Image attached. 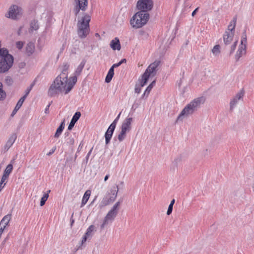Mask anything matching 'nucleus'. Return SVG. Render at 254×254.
Segmentation results:
<instances>
[{
    "label": "nucleus",
    "instance_id": "nucleus-1",
    "mask_svg": "<svg viewBox=\"0 0 254 254\" xmlns=\"http://www.w3.org/2000/svg\"><path fill=\"white\" fill-rule=\"evenodd\" d=\"M205 100V99L203 96L194 99L183 109L178 116L177 121H182L183 117H188L192 114L200 107L201 104L204 103Z\"/></svg>",
    "mask_w": 254,
    "mask_h": 254
},
{
    "label": "nucleus",
    "instance_id": "nucleus-2",
    "mask_svg": "<svg viewBox=\"0 0 254 254\" xmlns=\"http://www.w3.org/2000/svg\"><path fill=\"white\" fill-rule=\"evenodd\" d=\"M67 82L61 79V77L57 76L50 86L48 94L50 97H55L60 93L65 91Z\"/></svg>",
    "mask_w": 254,
    "mask_h": 254
},
{
    "label": "nucleus",
    "instance_id": "nucleus-3",
    "mask_svg": "<svg viewBox=\"0 0 254 254\" xmlns=\"http://www.w3.org/2000/svg\"><path fill=\"white\" fill-rule=\"evenodd\" d=\"M91 17L88 14H84L81 20L77 23V34L80 38H85L89 33V22Z\"/></svg>",
    "mask_w": 254,
    "mask_h": 254
},
{
    "label": "nucleus",
    "instance_id": "nucleus-4",
    "mask_svg": "<svg viewBox=\"0 0 254 254\" xmlns=\"http://www.w3.org/2000/svg\"><path fill=\"white\" fill-rule=\"evenodd\" d=\"M149 18V13H143V11H139L136 13L130 19V24L133 27L140 28L147 23Z\"/></svg>",
    "mask_w": 254,
    "mask_h": 254
},
{
    "label": "nucleus",
    "instance_id": "nucleus-5",
    "mask_svg": "<svg viewBox=\"0 0 254 254\" xmlns=\"http://www.w3.org/2000/svg\"><path fill=\"white\" fill-rule=\"evenodd\" d=\"M153 6L152 0H139L137 2L136 7L140 11H143V13L152 9Z\"/></svg>",
    "mask_w": 254,
    "mask_h": 254
},
{
    "label": "nucleus",
    "instance_id": "nucleus-6",
    "mask_svg": "<svg viewBox=\"0 0 254 254\" xmlns=\"http://www.w3.org/2000/svg\"><path fill=\"white\" fill-rule=\"evenodd\" d=\"M119 190L118 186L116 185L113 187L111 190V192L109 193V197L107 196L103 199L102 204L103 206H106L110 203L113 202L117 196V193Z\"/></svg>",
    "mask_w": 254,
    "mask_h": 254
},
{
    "label": "nucleus",
    "instance_id": "nucleus-7",
    "mask_svg": "<svg viewBox=\"0 0 254 254\" xmlns=\"http://www.w3.org/2000/svg\"><path fill=\"white\" fill-rule=\"evenodd\" d=\"M8 17L12 19H17L22 14L21 8L16 5H11L9 9Z\"/></svg>",
    "mask_w": 254,
    "mask_h": 254
},
{
    "label": "nucleus",
    "instance_id": "nucleus-8",
    "mask_svg": "<svg viewBox=\"0 0 254 254\" xmlns=\"http://www.w3.org/2000/svg\"><path fill=\"white\" fill-rule=\"evenodd\" d=\"M76 5L73 9V12L75 16H77L80 10L85 11L88 4V0H75Z\"/></svg>",
    "mask_w": 254,
    "mask_h": 254
},
{
    "label": "nucleus",
    "instance_id": "nucleus-9",
    "mask_svg": "<svg viewBox=\"0 0 254 254\" xmlns=\"http://www.w3.org/2000/svg\"><path fill=\"white\" fill-rule=\"evenodd\" d=\"M160 62L159 61H155L148 66L145 71L152 76H155L158 69V67L160 64Z\"/></svg>",
    "mask_w": 254,
    "mask_h": 254
},
{
    "label": "nucleus",
    "instance_id": "nucleus-10",
    "mask_svg": "<svg viewBox=\"0 0 254 254\" xmlns=\"http://www.w3.org/2000/svg\"><path fill=\"white\" fill-rule=\"evenodd\" d=\"M116 128L114 125H110L105 134L106 145H108L111 141L113 133Z\"/></svg>",
    "mask_w": 254,
    "mask_h": 254
},
{
    "label": "nucleus",
    "instance_id": "nucleus-11",
    "mask_svg": "<svg viewBox=\"0 0 254 254\" xmlns=\"http://www.w3.org/2000/svg\"><path fill=\"white\" fill-rule=\"evenodd\" d=\"M132 118H127L123 122L121 128L127 132L130 131L131 128Z\"/></svg>",
    "mask_w": 254,
    "mask_h": 254
},
{
    "label": "nucleus",
    "instance_id": "nucleus-12",
    "mask_svg": "<svg viewBox=\"0 0 254 254\" xmlns=\"http://www.w3.org/2000/svg\"><path fill=\"white\" fill-rule=\"evenodd\" d=\"M244 95V91L243 90H241L239 92L234 98L230 101V110L232 111L237 104L238 101L242 99Z\"/></svg>",
    "mask_w": 254,
    "mask_h": 254
},
{
    "label": "nucleus",
    "instance_id": "nucleus-13",
    "mask_svg": "<svg viewBox=\"0 0 254 254\" xmlns=\"http://www.w3.org/2000/svg\"><path fill=\"white\" fill-rule=\"evenodd\" d=\"M77 76L74 74L73 76L70 77L69 79V81H67L66 89L65 91V94H67L68 92H69L72 88L73 87V86L77 82Z\"/></svg>",
    "mask_w": 254,
    "mask_h": 254
},
{
    "label": "nucleus",
    "instance_id": "nucleus-14",
    "mask_svg": "<svg viewBox=\"0 0 254 254\" xmlns=\"http://www.w3.org/2000/svg\"><path fill=\"white\" fill-rule=\"evenodd\" d=\"M69 67V65L68 64H64L61 73L58 76L61 77L62 80L64 81L65 80V81L66 82H67L68 69Z\"/></svg>",
    "mask_w": 254,
    "mask_h": 254
},
{
    "label": "nucleus",
    "instance_id": "nucleus-15",
    "mask_svg": "<svg viewBox=\"0 0 254 254\" xmlns=\"http://www.w3.org/2000/svg\"><path fill=\"white\" fill-rule=\"evenodd\" d=\"M234 32L225 31L223 35V41L225 45H229L233 40Z\"/></svg>",
    "mask_w": 254,
    "mask_h": 254
},
{
    "label": "nucleus",
    "instance_id": "nucleus-16",
    "mask_svg": "<svg viewBox=\"0 0 254 254\" xmlns=\"http://www.w3.org/2000/svg\"><path fill=\"white\" fill-rule=\"evenodd\" d=\"M81 116L80 112H76L72 117L71 120L68 126V130H71L75 124L77 122Z\"/></svg>",
    "mask_w": 254,
    "mask_h": 254
},
{
    "label": "nucleus",
    "instance_id": "nucleus-17",
    "mask_svg": "<svg viewBox=\"0 0 254 254\" xmlns=\"http://www.w3.org/2000/svg\"><path fill=\"white\" fill-rule=\"evenodd\" d=\"M110 46L113 50L120 51L121 49L120 42L118 37H116L111 41Z\"/></svg>",
    "mask_w": 254,
    "mask_h": 254
},
{
    "label": "nucleus",
    "instance_id": "nucleus-18",
    "mask_svg": "<svg viewBox=\"0 0 254 254\" xmlns=\"http://www.w3.org/2000/svg\"><path fill=\"white\" fill-rule=\"evenodd\" d=\"M246 49L247 48L243 47L242 46H239L238 51L236 52L235 55V59L236 61H238L239 59L243 56L246 54Z\"/></svg>",
    "mask_w": 254,
    "mask_h": 254
},
{
    "label": "nucleus",
    "instance_id": "nucleus-19",
    "mask_svg": "<svg viewBox=\"0 0 254 254\" xmlns=\"http://www.w3.org/2000/svg\"><path fill=\"white\" fill-rule=\"evenodd\" d=\"M35 51V45L33 42H29L26 47V54L27 56H31Z\"/></svg>",
    "mask_w": 254,
    "mask_h": 254
},
{
    "label": "nucleus",
    "instance_id": "nucleus-20",
    "mask_svg": "<svg viewBox=\"0 0 254 254\" xmlns=\"http://www.w3.org/2000/svg\"><path fill=\"white\" fill-rule=\"evenodd\" d=\"M91 192L90 190H87L85 192V193L83 195V196L82 197V199L81 204V206H80L81 207L84 206L85 205V204L87 202V201L90 197V196L91 195Z\"/></svg>",
    "mask_w": 254,
    "mask_h": 254
},
{
    "label": "nucleus",
    "instance_id": "nucleus-21",
    "mask_svg": "<svg viewBox=\"0 0 254 254\" xmlns=\"http://www.w3.org/2000/svg\"><path fill=\"white\" fill-rule=\"evenodd\" d=\"M150 76H152L148 73L147 72L145 71V72L141 76V79L140 83L141 84V86H144L147 83Z\"/></svg>",
    "mask_w": 254,
    "mask_h": 254
},
{
    "label": "nucleus",
    "instance_id": "nucleus-22",
    "mask_svg": "<svg viewBox=\"0 0 254 254\" xmlns=\"http://www.w3.org/2000/svg\"><path fill=\"white\" fill-rule=\"evenodd\" d=\"M85 64L86 61L85 60H82L80 64L78 66V67L75 70L74 74L76 75V76H79L81 74L85 66Z\"/></svg>",
    "mask_w": 254,
    "mask_h": 254
},
{
    "label": "nucleus",
    "instance_id": "nucleus-23",
    "mask_svg": "<svg viewBox=\"0 0 254 254\" xmlns=\"http://www.w3.org/2000/svg\"><path fill=\"white\" fill-rule=\"evenodd\" d=\"M64 121L61 123L60 125L57 129L56 132L54 135L55 138H59L60 137L64 128Z\"/></svg>",
    "mask_w": 254,
    "mask_h": 254
},
{
    "label": "nucleus",
    "instance_id": "nucleus-24",
    "mask_svg": "<svg viewBox=\"0 0 254 254\" xmlns=\"http://www.w3.org/2000/svg\"><path fill=\"white\" fill-rule=\"evenodd\" d=\"M156 81L153 80L146 88L145 91L144 92V93L142 95L141 98L143 99L144 98V96L146 95V97H147L150 93V92L152 90L153 86L155 85Z\"/></svg>",
    "mask_w": 254,
    "mask_h": 254
},
{
    "label": "nucleus",
    "instance_id": "nucleus-25",
    "mask_svg": "<svg viewBox=\"0 0 254 254\" xmlns=\"http://www.w3.org/2000/svg\"><path fill=\"white\" fill-rule=\"evenodd\" d=\"M11 219V214H7L3 217L0 222V227L1 225L6 227L8 225L9 221Z\"/></svg>",
    "mask_w": 254,
    "mask_h": 254
},
{
    "label": "nucleus",
    "instance_id": "nucleus-26",
    "mask_svg": "<svg viewBox=\"0 0 254 254\" xmlns=\"http://www.w3.org/2000/svg\"><path fill=\"white\" fill-rule=\"evenodd\" d=\"M117 214L118 213L115 212L110 210L108 212V214L105 216V219L108 220V221H112L114 220Z\"/></svg>",
    "mask_w": 254,
    "mask_h": 254
},
{
    "label": "nucleus",
    "instance_id": "nucleus-27",
    "mask_svg": "<svg viewBox=\"0 0 254 254\" xmlns=\"http://www.w3.org/2000/svg\"><path fill=\"white\" fill-rule=\"evenodd\" d=\"M114 75V69L110 68L108 72L107 75L105 78V82L108 83L111 82L113 76Z\"/></svg>",
    "mask_w": 254,
    "mask_h": 254
},
{
    "label": "nucleus",
    "instance_id": "nucleus-28",
    "mask_svg": "<svg viewBox=\"0 0 254 254\" xmlns=\"http://www.w3.org/2000/svg\"><path fill=\"white\" fill-rule=\"evenodd\" d=\"M13 170V165L11 163L8 164L5 169L4 171L3 172V175L6 177L7 178H8L9 175L11 173L12 171Z\"/></svg>",
    "mask_w": 254,
    "mask_h": 254
},
{
    "label": "nucleus",
    "instance_id": "nucleus-29",
    "mask_svg": "<svg viewBox=\"0 0 254 254\" xmlns=\"http://www.w3.org/2000/svg\"><path fill=\"white\" fill-rule=\"evenodd\" d=\"M39 27L38 20L34 19L31 21L30 23V29L31 30H37L39 29Z\"/></svg>",
    "mask_w": 254,
    "mask_h": 254
},
{
    "label": "nucleus",
    "instance_id": "nucleus-30",
    "mask_svg": "<svg viewBox=\"0 0 254 254\" xmlns=\"http://www.w3.org/2000/svg\"><path fill=\"white\" fill-rule=\"evenodd\" d=\"M127 132L121 129L117 136V138L120 142L123 141L126 138L127 136Z\"/></svg>",
    "mask_w": 254,
    "mask_h": 254
},
{
    "label": "nucleus",
    "instance_id": "nucleus-31",
    "mask_svg": "<svg viewBox=\"0 0 254 254\" xmlns=\"http://www.w3.org/2000/svg\"><path fill=\"white\" fill-rule=\"evenodd\" d=\"M51 191L50 190H49L48 191V192L47 193H45L43 195V196H42V197L41 198V201H40V206H43L45 203H46V201H47L48 198L49 197V193Z\"/></svg>",
    "mask_w": 254,
    "mask_h": 254
},
{
    "label": "nucleus",
    "instance_id": "nucleus-32",
    "mask_svg": "<svg viewBox=\"0 0 254 254\" xmlns=\"http://www.w3.org/2000/svg\"><path fill=\"white\" fill-rule=\"evenodd\" d=\"M16 138V135L15 134H13L9 138V139L6 142V144L8 145L11 146L13 143L14 142L15 139Z\"/></svg>",
    "mask_w": 254,
    "mask_h": 254
},
{
    "label": "nucleus",
    "instance_id": "nucleus-33",
    "mask_svg": "<svg viewBox=\"0 0 254 254\" xmlns=\"http://www.w3.org/2000/svg\"><path fill=\"white\" fill-rule=\"evenodd\" d=\"M26 98V97L25 96H23L22 97H21L20 99L18 101L15 107L19 109L22 106Z\"/></svg>",
    "mask_w": 254,
    "mask_h": 254
},
{
    "label": "nucleus",
    "instance_id": "nucleus-34",
    "mask_svg": "<svg viewBox=\"0 0 254 254\" xmlns=\"http://www.w3.org/2000/svg\"><path fill=\"white\" fill-rule=\"evenodd\" d=\"M212 52L215 56L219 55L220 53V46L219 45H216L214 46L212 50Z\"/></svg>",
    "mask_w": 254,
    "mask_h": 254
},
{
    "label": "nucleus",
    "instance_id": "nucleus-35",
    "mask_svg": "<svg viewBox=\"0 0 254 254\" xmlns=\"http://www.w3.org/2000/svg\"><path fill=\"white\" fill-rule=\"evenodd\" d=\"M95 226L93 225H90L88 229H87L86 235H88L89 237L92 236V232L94 230Z\"/></svg>",
    "mask_w": 254,
    "mask_h": 254
},
{
    "label": "nucleus",
    "instance_id": "nucleus-36",
    "mask_svg": "<svg viewBox=\"0 0 254 254\" xmlns=\"http://www.w3.org/2000/svg\"><path fill=\"white\" fill-rule=\"evenodd\" d=\"M35 84V80H34L30 85L29 87L27 88V89L25 90V95L24 96H25L26 97H27L28 94H29L30 92L32 90V88Z\"/></svg>",
    "mask_w": 254,
    "mask_h": 254
},
{
    "label": "nucleus",
    "instance_id": "nucleus-37",
    "mask_svg": "<svg viewBox=\"0 0 254 254\" xmlns=\"http://www.w3.org/2000/svg\"><path fill=\"white\" fill-rule=\"evenodd\" d=\"M74 143V138L71 136L68 137L65 140V143L67 145H73Z\"/></svg>",
    "mask_w": 254,
    "mask_h": 254
},
{
    "label": "nucleus",
    "instance_id": "nucleus-38",
    "mask_svg": "<svg viewBox=\"0 0 254 254\" xmlns=\"http://www.w3.org/2000/svg\"><path fill=\"white\" fill-rule=\"evenodd\" d=\"M120 203L121 202L120 201L116 202L110 210L118 213Z\"/></svg>",
    "mask_w": 254,
    "mask_h": 254
},
{
    "label": "nucleus",
    "instance_id": "nucleus-39",
    "mask_svg": "<svg viewBox=\"0 0 254 254\" xmlns=\"http://www.w3.org/2000/svg\"><path fill=\"white\" fill-rule=\"evenodd\" d=\"M5 82L8 86H10L13 83V80L11 77L7 76L5 77Z\"/></svg>",
    "mask_w": 254,
    "mask_h": 254
},
{
    "label": "nucleus",
    "instance_id": "nucleus-40",
    "mask_svg": "<svg viewBox=\"0 0 254 254\" xmlns=\"http://www.w3.org/2000/svg\"><path fill=\"white\" fill-rule=\"evenodd\" d=\"M235 27H236V26H235V24H233L232 22H231L228 25V31H227L234 32V33Z\"/></svg>",
    "mask_w": 254,
    "mask_h": 254
},
{
    "label": "nucleus",
    "instance_id": "nucleus-41",
    "mask_svg": "<svg viewBox=\"0 0 254 254\" xmlns=\"http://www.w3.org/2000/svg\"><path fill=\"white\" fill-rule=\"evenodd\" d=\"M237 44H238V40H236L235 42H234V43L231 45V50H230V55H232L233 52H234V51L236 49V48L237 47Z\"/></svg>",
    "mask_w": 254,
    "mask_h": 254
},
{
    "label": "nucleus",
    "instance_id": "nucleus-42",
    "mask_svg": "<svg viewBox=\"0 0 254 254\" xmlns=\"http://www.w3.org/2000/svg\"><path fill=\"white\" fill-rule=\"evenodd\" d=\"M143 86H141V84L140 83V84H135L134 91L136 93L139 94L141 92V88Z\"/></svg>",
    "mask_w": 254,
    "mask_h": 254
},
{
    "label": "nucleus",
    "instance_id": "nucleus-43",
    "mask_svg": "<svg viewBox=\"0 0 254 254\" xmlns=\"http://www.w3.org/2000/svg\"><path fill=\"white\" fill-rule=\"evenodd\" d=\"M247 38H241V44L239 46H242L247 48Z\"/></svg>",
    "mask_w": 254,
    "mask_h": 254
},
{
    "label": "nucleus",
    "instance_id": "nucleus-44",
    "mask_svg": "<svg viewBox=\"0 0 254 254\" xmlns=\"http://www.w3.org/2000/svg\"><path fill=\"white\" fill-rule=\"evenodd\" d=\"M121 114V113H120L118 116L116 117V118L114 120V121L113 122V123L111 124V125H114V126L116 127L117 124L119 120L120 115Z\"/></svg>",
    "mask_w": 254,
    "mask_h": 254
},
{
    "label": "nucleus",
    "instance_id": "nucleus-45",
    "mask_svg": "<svg viewBox=\"0 0 254 254\" xmlns=\"http://www.w3.org/2000/svg\"><path fill=\"white\" fill-rule=\"evenodd\" d=\"M23 43L21 41H18L16 43V48L18 49H21L23 47Z\"/></svg>",
    "mask_w": 254,
    "mask_h": 254
},
{
    "label": "nucleus",
    "instance_id": "nucleus-46",
    "mask_svg": "<svg viewBox=\"0 0 254 254\" xmlns=\"http://www.w3.org/2000/svg\"><path fill=\"white\" fill-rule=\"evenodd\" d=\"M93 147H92L91 148V149L90 150V151L88 152V153H87L86 157H85V161L86 162V163H87L88 161V159H89V156L90 155V154H91L92 153V150H93Z\"/></svg>",
    "mask_w": 254,
    "mask_h": 254
},
{
    "label": "nucleus",
    "instance_id": "nucleus-47",
    "mask_svg": "<svg viewBox=\"0 0 254 254\" xmlns=\"http://www.w3.org/2000/svg\"><path fill=\"white\" fill-rule=\"evenodd\" d=\"M173 206L169 205V207H168V210H167V211L166 213L167 215H170L172 213V211H173Z\"/></svg>",
    "mask_w": 254,
    "mask_h": 254
},
{
    "label": "nucleus",
    "instance_id": "nucleus-48",
    "mask_svg": "<svg viewBox=\"0 0 254 254\" xmlns=\"http://www.w3.org/2000/svg\"><path fill=\"white\" fill-rule=\"evenodd\" d=\"M0 92L1 93H2V95H1L2 97L0 96V97L1 98H2L4 97V91L2 89V84L0 82Z\"/></svg>",
    "mask_w": 254,
    "mask_h": 254
},
{
    "label": "nucleus",
    "instance_id": "nucleus-49",
    "mask_svg": "<svg viewBox=\"0 0 254 254\" xmlns=\"http://www.w3.org/2000/svg\"><path fill=\"white\" fill-rule=\"evenodd\" d=\"M88 237H89L88 235H86V234H85V235H84V236L82 238V240L81 241L82 244H83L87 241Z\"/></svg>",
    "mask_w": 254,
    "mask_h": 254
},
{
    "label": "nucleus",
    "instance_id": "nucleus-50",
    "mask_svg": "<svg viewBox=\"0 0 254 254\" xmlns=\"http://www.w3.org/2000/svg\"><path fill=\"white\" fill-rule=\"evenodd\" d=\"M52 103V102H51V103H50L47 106V107H46L45 109V114H49V108L51 105V103Z\"/></svg>",
    "mask_w": 254,
    "mask_h": 254
},
{
    "label": "nucleus",
    "instance_id": "nucleus-51",
    "mask_svg": "<svg viewBox=\"0 0 254 254\" xmlns=\"http://www.w3.org/2000/svg\"><path fill=\"white\" fill-rule=\"evenodd\" d=\"M18 110V108H17V107H15L14 109H13L11 114V116L13 117L15 115V114L17 113Z\"/></svg>",
    "mask_w": 254,
    "mask_h": 254
},
{
    "label": "nucleus",
    "instance_id": "nucleus-52",
    "mask_svg": "<svg viewBox=\"0 0 254 254\" xmlns=\"http://www.w3.org/2000/svg\"><path fill=\"white\" fill-rule=\"evenodd\" d=\"M121 65V64L120 62H119L118 63L113 64V65L111 67L113 69H114L115 68L119 67Z\"/></svg>",
    "mask_w": 254,
    "mask_h": 254
},
{
    "label": "nucleus",
    "instance_id": "nucleus-53",
    "mask_svg": "<svg viewBox=\"0 0 254 254\" xmlns=\"http://www.w3.org/2000/svg\"><path fill=\"white\" fill-rule=\"evenodd\" d=\"M83 146V143H82V142H80V144L79 145L78 147V148H77V152H79L82 148Z\"/></svg>",
    "mask_w": 254,
    "mask_h": 254
},
{
    "label": "nucleus",
    "instance_id": "nucleus-54",
    "mask_svg": "<svg viewBox=\"0 0 254 254\" xmlns=\"http://www.w3.org/2000/svg\"><path fill=\"white\" fill-rule=\"evenodd\" d=\"M108 221L104 218L103 224L101 225V229H103L104 228L105 225L108 223Z\"/></svg>",
    "mask_w": 254,
    "mask_h": 254
},
{
    "label": "nucleus",
    "instance_id": "nucleus-55",
    "mask_svg": "<svg viewBox=\"0 0 254 254\" xmlns=\"http://www.w3.org/2000/svg\"><path fill=\"white\" fill-rule=\"evenodd\" d=\"M8 178H7L6 177H5V176H4L3 175H2V178L1 179V181L0 182V183H1V184H3V183L5 182V181Z\"/></svg>",
    "mask_w": 254,
    "mask_h": 254
},
{
    "label": "nucleus",
    "instance_id": "nucleus-56",
    "mask_svg": "<svg viewBox=\"0 0 254 254\" xmlns=\"http://www.w3.org/2000/svg\"><path fill=\"white\" fill-rule=\"evenodd\" d=\"M241 38H247L246 30L243 32Z\"/></svg>",
    "mask_w": 254,
    "mask_h": 254
},
{
    "label": "nucleus",
    "instance_id": "nucleus-57",
    "mask_svg": "<svg viewBox=\"0 0 254 254\" xmlns=\"http://www.w3.org/2000/svg\"><path fill=\"white\" fill-rule=\"evenodd\" d=\"M231 22H232L233 24H235V26H236V22H237V16L236 15L233 17Z\"/></svg>",
    "mask_w": 254,
    "mask_h": 254
},
{
    "label": "nucleus",
    "instance_id": "nucleus-58",
    "mask_svg": "<svg viewBox=\"0 0 254 254\" xmlns=\"http://www.w3.org/2000/svg\"><path fill=\"white\" fill-rule=\"evenodd\" d=\"M198 8H199L198 7H197V8H195V9L193 11V12H192V13H191V15H192V16H194V15L196 14V12L198 11Z\"/></svg>",
    "mask_w": 254,
    "mask_h": 254
},
{
    "label": "nucleus",
    "instance_id": "nucleus-59",
    "mask_svg": "<svg viewBox=\"0 0 254 254\" xmlns=\"http://www.w3.org/2000/svg\"><path fill=\"white\" fill-rule=\"evenodd\" d=\"M55 150L56 147H55V148L52 149V150L47 154V155L50 156L52 155L55 152Z\"/></svg>",
    "mask_w": 254,
    "mask_h": 254
},
{
    "label": "nucleus",
    "instance_id": "nucleus-60",
    "mask_svg": "<svg viewBox=\"0 0 254 254\" xmlns=\"http://www.w3.org/2000/svg\"><path fill=\"white\" fill-rule=\"evenodd\" d=\"M5 228V226H2V225H1V226L0 227V232L1 233H2L3 231V230Z\"/></svg>",
    "mask_w": 254,
    "mask_h": 254
},
{
    "label": "nucleus",
    "instance_id": "nucleus-61",
    "mask_svg": "<svg viewBox=\"0 0 254 254\" xmlns=\"http://www.w3.org/2000/svg\"><path fill=\"white\" fill-rule=\"evenodd\" d=\"M175 200L174 199H173L171 201V202L169 204V205H171V206H173L174 203H175Z\"/></svg>",
    "mask_w": 254,
    "mask_h": 254
},
{
    "label": "nucleus",
    "instance_id": "nucleus-62",
    "mask_svg": "<svg viewBox=\"0 0 254 254\" xmlns=\"http://www.w3.org/2000/svg\"><path fill=\"white\" fill-rule=\"evenodd\" d=\"M121 64H122L123 63H126L127 62V60L126 59H123L120 61Z\"/></svg>",
    "mask_w": 254,
    "mask_h": 254
},
{
    "label": "nucleus",
    "instance_id": "nucleus-63",
    "mask_svg": "<svg viewBox=\"0 0 254 254\" xmlns=\"http://www.w3.org/2000/svg\"><path fill=\"white\" fill-rule=\"evenodd\" d=\"M11 146L9 145H8L7 144H5L4 146V149L5 150H7Z\"/></svg>",
    "mask_w": 254,
    "mask_h": 254
},
{
    "label": "nucleus",
    "instance_id": "nucleus-64",
    "mask_svg": "<svg viewBox=\"0 0 254 254\" xmlns=\"http://www.w3.org/2000/svg\"><path fill=\"white\" fill-rule=\"evenodd\" d=\"M109 174L106 175L104 178V181H106L109 179Z\"/></svg>",
    "mask_w": 254,
    "mask_h": 254
}]
</instances>
